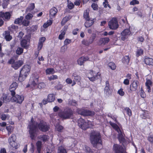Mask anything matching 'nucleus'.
<instances>
[{"label": "nucleus", "mask_w": 153, "mask_h": 153, "mask_svg": "<svg viewBox=\"0 0 153 153\" xmlns=\"http://www.w3.org/2000/svg\"><path fill=\"white\" fill-rule=\"evenodd\" d=\"M90 139L94 147H97L98 144L101 145V146H102L101 136L99 132L94 131H92L90 133Z\"/></svg>", "instance_id": "f257e3e1"}, {"label": "nucleus", "mask_w": 153, "mask_h": 153, "mask_svg": "<svg viewBox=\"0 0 153 153\" xmlns=\"http://www.w3.org/2000/svg\"><path fill=\"white\" fill-rule=\"evenodd\" d=\"M74 114V111L71 108H68L59 112L58 115L62 120H64L72 118Z\"/></svg>", "instance_id": "f03ea898"}, {"label": "nucleus", "mask_w": 153, "mask_h": 153, "mask_svg": "<svg viewBox=\"0 0 153 153\" xmlns=\"http://www.w3.org/2000/svg\"><path fill=\"white\" fill-rule=\"evenodd\" d=\"M38 123V122L34 121L33 118H32L30 120V123L28 125V127L29 129V133L30 135V137L32 140L35 139L36 125Z\"/></svg>", "instance_id": "7ed1b4c3"}, {"label": "nucleus", "mask_w": 153, "mask_h": 153, "mask_svg": "<svg viewBox=\"0 0 153 153\" xmlns=\"http://www.w3.org/2000/svg\"><path fill=\"white\" fill-rule=\"evenodd\" d=\"M116 122V120L115 119V123ZM117 124L115 123V131H116L118 133L117 135V138L120 143H124L125 141L126 140L124 137V134L123 133V131L122 128H121V125L120 124L117 123Z\"/></svg>", "instance_id": "20e7f679"}, {"label": "nucleus", "mask_w": 153, "mask_h": 153, "mask_svg": "<svg viewBox=\"0 0 153 153\" xmlns=\"http://www.w3.org/2000/svg\"><path fill=\"white\" fill-rule=\"evenodd\" d=\"M50 127L49 125L43 120H41L39 123H38L36 125V134L38 131V129L43 132H46L50 129Z\"/></svg>", "instance_id": "39448f33"}, {"label": "nucleus", "mask_w": 153, "mask_h": 153, "mask_svg": "<svg viewBox=\"0 0 153 153\" xmlns=\"http://www.w3.org/2000/svg\"><path fill=\"white\" fill-rule=\"evenodd\" d=\"M76 112L79 114L86 116H93L95 114L94 111L80 108H78L76 110Z\"/></svg>", "instance_id": "423d86ee"}, {"label": "nucleus", "mask_w": 153, "mask_h": 153, "mask_svg": "<svg viewBox=\"0 0 153 153\" xmlns=\"http://www.w3.org/2000/svg\"><path fill=\"white\" fill-rule=\"evenodd\" d=\"M16 135L14 134H12L8 138V141L10 145L13 148L17 149L19 146L18 144L16 142Z\"/></svg>", "instance_id": "0eeeda50"}, {"label": "nucleus", "mask_w": 153, "mask_h": 153, "mask_svg": "<svg viewBox=\"0 0 153 153\" xmlns=\"http://www.w3.org/2000/svg\"><path fill=\"white\" fill-rule=\"evenodd\" d=\"M88 78L89 80L92 82L94 81L100 77L101 74L98 72L96 73L93 70H90L88 74Z\"/></svg>", "instance_id": "6e6552de"}, {"label": "nucleus", "mask_w": 153, "mask_h": 153, "mask_svg": "<svg viewBox=\"0 0 153 153\" xmlns=\"http://www.w3.org/2000/svg\"><path fill=\"white\" fill-rule=\"evenodd\" d=\"M78 126L84 130H85L89 127L88 123L86 122L84 119L81 118L78 120Z\"/></svg>", "instance_id": "1a4fd4ad"}, {"label": "nucleus", "mask_w": 153, "mask_h": 153, "mask_svg": "<svg viewBox=\"0 0 153 153\" xmlns=\"http://www.w3.org/2000/svg\"><path fill=\"white\" fill-rule=\"evenodd\" d=\"M30 70V66L27 65H24L21 68L20 71L21 74L27 77Z\"/></svg>", "instance_id": "9d476101"}, {"label": "nucleus", "mask_w": 153, "mask_h": 153, "mask_svg": "<svg viewBox=\"0 0 153 153\" xmlns=\"http://www.w3.org/2000/svg\"><path fill=\"white\" fill-rule=\"evenodd\" d=\"M12 97L11 99L13 101L16 102L19 104H21L24 100V97L23 95H16L14 96H12Z\"/></svg>", "instance_id": "9b49d317"}, {"label": "nucleus", "mask_w": 153, "mask_h": 153, "mask_svg": "<svg viewBox=\"0 0 153 153\" xmlns=\"http://www.w3.org/2000/svg\"><path fill=\"white\" fill-rule=\"evenodd\" d=\"M11 14L9 12H0V17L2 18L5 21H8L10 18Z\"/></svg>", "instance_id": "f8f14e48"}, {"label": "nucleus", "mask_w": 153, "mask_h": 153, "mask_svg": "<svg viewBox=\"0 0 153 153\" xmlns=\"http://www.w3.org/2000/svg\"><path fill=\"white\" fill-rule=\"evenodd\" d=\"M131 34V32L129 29H126L121 33L122 37L121 39L123 41H124L127 39L128 36Z\"/></svg>", "instance_id": "ddd939ff"}, {"label": "nucleus", "mask_w": 153, "mask_h": 153, "mask_svg": "<svg viewBox=\"0 0 153 153\" xmlns=\"http://www.w3.org/2000/svg\"><path fill=\"white\" fill-rule=\"evenodd\" d=\"M18 84L16 82H13L10 85L9 90L11 92V96H14L16 94L15 90L17 87Z\"/></svg>", "instance_id": "4468645a"}, {"label": "nucleus", "mask_w": 153, "mask_h": 153, "mask_svg": "<svg viewBox=\"0 0 153 153\" xmlns=\"http://www.w3.org/2000/svg\"><path fill=\"white\" fill-rule=\"evenodd\" d=\"M68 27V25H65L64 27L60 31L61 33L59 35L58 39H59L62 40L64 38L65 35Z\"/></svg>", "instance_id": "2eb2a0df"}, {"label": "nucleus", "mask_w": 153, "mask_h": 153, "mask_svg": "<svg viewBox=\"0 0 153 153\" xmlns=\"http://www.w3.org/2000/svg\"><path fill=\"white\" fill-rule=\"evenodd\" d=\"M23 62L22 60H19L15 62L11 67L15 70L18 69L23 64Z\"/></svg>", "instance_id": "dca6fc26"}, {"label": "nucleus", "mask_w": 153, "mask_h": 153, "mask_svg": "<svg viewBox=\"0 0 153 153\" xmlns=\"http://www.w3.org/2000/svg\"><path fill=\"white\" fill-rule=\"evenodd\" d=\"M20 45L23 48L26 49H28L29 47V42L28 39H22L20 42Z\"/></svg>", "instance_id": "f3484780"}, {"label": "nucleus", "mask_w": 153, "mask_h": 153, "mask_svg": "<svg viewBox=\"0 0 153 153\" xmlns=\"http://www.w3.org/2000/svg\"><path fill=\"white\" fill-rule=\"evenodd\" d=\"M115 153H126V152L122 146L115 144Z\"/></svg>", "instance_id": "a211bd4d"}, {"label": "nucleus", "mask_w": 153, "mask_h": 153, "mask_svg": "<svg viewBox=\"0 0 153 153\" xmlns=\"http://www.w3.org/2000/svg\"><path fill=\"white\" fill-rule=\"evenodd\" d=\"M104 92L106 95H109L112 92V90L110 89L109 84L108 81L105 82V86L104 88Z\"/></svg>", "instance_id": "6ab92c4d"}, {"label": "nucleus", "mask_w": 153, "mask_h": 153, "mask_svg": "<svg viewBox=\"0 0 153 153\" xmlns=\"http://www.w3.org/2000/svg\"><path fill=\"white\" fill-rule=\"evenodd\" d=\"M58 12V10L55 7H53L50 10V17L52 19L56 15Z\"/></svg>", "instance_id": "aec40b11"}, {"label": "nucleus", "mask_w": 153, "mask_h": 153, "mask_svg": "<svg viewBox=\"0 0 153 153\" xmlns=\"http://www.w3.org/2000/svg\"><path fill=\"white\" fill-rule=\"evenodd\" d=\"M139 83V82L137 81H133L130 85V90L131 91H135L137 88Z\"/></svg>", "instance_id": "412c9836"}, {"label": "nucleus", "mask_w": 153, "mask_h": 153, "mask_svg": "<svg viewBox=\"0 0 153 153\" xmlns=\"http://www.w3.org/2000/svg\"><path fill=\"white\" fill-rule=\"evenodd\" d=\"M46 38L45 37H42L39 39L38 43L37 49L38 51H40L42 48L43 43L45 41Z\"/></svg>", "instance_id": "4be33fe9"}, {"label": "nucleus", "mask_w": 153, "mask_h": 153, "mask_svg": "<svg viewBox=\"0 0 153 153\" xmlns=\"http://www.w3.org/2000/svg\"><path fill=\"white\" fill-rule=\"evenodd\" d=\"M89 59L88 56L81 57L77 60L78 64L80 65H83L85 61L88 60Z\"/></svg>", "instance_id": "5701e85b"}, {"label": "nucleus", "mask_w": 153, "mask_h": 153, "mask_svg": "<svg viewBox=\"0 0 153 153\" xmlns=\"http://www.w3.org/2000/svg\"><path fill=\"white\" fill-rule=\"evenodd\" d=\"M108 38H102L100 39L99 41V44L100 45H105L109 41Z\"/></svg>", "instance_id": "b1692460"}, {"label": "nucleus", "mask_w": 153, "mask_h": 153, "mask_svg": "<svg viewBox=\"0 0 153 153\" xmlns=\"http://www.w3.org/2000/svg\"><path fill=\"white\" fill-rule=\"evenodd\" d=\"M4 35V38L7 41H10L12 39V36L10 35V32L8 30L5 31Z\"/></svg>", "instance_id": "393cba45"}, {"label": "nucleus", "mask_w": 153, "mask_h": 153, "mask_svg": "<svg viewBox=\"0 0 153 153\" xmlns=\"http://www.w3.org/2000/svg\"><path fill=\"white\" fill-rule=\"evenodd\" d=\"M108 26L110 29H115V18H113L108 22Z\"/></svg>", "instance_id": "a878e982"}, {"label": "nucleus", "mask_w": 153, "mask_h": 153, "mask_svg": "<svg viewBox=\"0 0 153 153\" xmlns=\"http://www.w3.org/2000/svg\"><path fill=\"white\" fill-rule=\"evenodd\" d=\"M72 16L70 15L66 16L64 17L61 22V25L62 26H63L68 21L70 20Z\"/></svg>", "instance_id": "bb28decb"}, {"label": "nucleus", "mask_w": 153, "mask_h": 153, "mask_svg": "<svg viewBox=\"0 0 153 153\" xmlns=\"http://www.w3.org/2000/svg\"><path fill=\"white\" fill-rule=\"evenodd\" d=\"M37 150L38 153H41L42 147V142L41 141H38L36 144Z\"/></svg>", "instance_id": "cd10ccee"}, {"label": "nucleus", "mask_w": 153, "mask_h": 153, "mask_svg": "<svg viewBox=\"0 0 153 153\" xmlns=\"http://www.w3.org/2000/svg\"><path fill=\"white\" fill-rule=\"evenodd\" d=\"M24 19L23 16H20V17L16 19L14 21V23L16 24L22 25V21Z\"/></svg>", "instance_id": "c85d7f7f"}, {"label": "nucleus", "mask_w": 153, "mask_h": 153, "mask_svg": "<svg viewBox=\"0 0 153 153\" xmlns=\"http://www.w3.org/2000/svg\"><path fill=\"white\" fill-rule=\"evenodd\" d=\"M86 21L85 23V26L87 27L88 28L94 24V21L93 20H90V19L88 20H86Z\"/></svg>", "instance_id": "c756f323"}, {"label": "nucleus", "mask_w": 153, "mask_h": 153, "mask_svg": "<svg viewBox=\"0 0 153 153\" xmlns=\"http://www.w3.org/2000/svg\"><path fill=\"white\" fill-rule=\"evenodd\" d=\"M39 138L45 143L49 139V137L48 135L43 134L40 135L39 137Z\"/></svg>", "instance_id": "7c9ffc66"}, {"label": "nucleus", "mask_w": 153, "mask_h": 153, "mask_svg": "<svg viewBox=\"0 0 153 153\" xmlns=\"http://www.w3.org/2000/svg\"><path fill=\"white\" fill-rule=\"evenodd\" d=\"M144 61L145 63L147 65H153V59L151 58H145Z\"/></svg>", "instance_id": "2f4dec72"}, {"label": "nucleus", "mask_w": 153, "mask_h": 153, "mask_svg": "<svg viewBox=\"0 0 153 153\" xmlns=\"http://www.w3.org/2000/svg\"><path fill=\"white\" fill-rule=\"evenodd\" d=\"M47 100L48 102H52L54 101L55 100L54 95L53 94H49L48 96Z\"/></svg>", "instance_id": "473e14b6"}, {"label": "nucleus", "mask_w": 153, "mask_h": 153, "mask_svg": "<svg viewBox=\"0 0 153 153\" xmlns=\"http://www.w3.org/2000/svg\"><path fill=\"white\" fill-rule=\"evenodd\" d=\"M89 10L88 9L84 11L83 13V17L86 20H88L90 19L89 16Z\"/></svg>", "instance_id": "72a5a7b5"}, {"label": "nucleus", "mask_w": 153, "mask_h": 153, "mask_svg": "<svg viewBox=\"0 0 153 153\" xmlns=\"http://www.w3.org/2000/svg\"><path fill=\"white\" fill-rule=\"evenodd\" d=\"M72 76L74 77V79L75 81L77 82H80L81 79V78L80 76L77 75L76 72L74 73Z\"/></svg>", "instance_id": "f704fd0d"}, {"label": "nucleus", "mask_w": 153, "mask_h": 153, "mask_svg": "<svg viewBox=\"0 0 153 153\" xmlns=\"http://www.w3.org/2000/svg\"><path fill=\"white\" fill-rule=\"evenodd\" d=\"M130 59V58L128 56H125L122 59V62L123 63L126 65H128Z\"/></svg>", "instance_id": "c9c22d12"}, {"label": "nucleus", "mask_w": 153, "mask_h": 153, "mask_svg": "<svg viewBox=\"0 0 153 153\" xmlns=\"http://www.w3.org/2000/svg\"><path fill=\"white\" fill-rule=\"evenodd\" d=\"M35 7V4L34 3H31L29 4L28 7H27L26 11H27L31 12L34 10Z\"/></svg>", "instance_id": "e433bc0d"}, {"label": "nucleus", "mask_w": 153, "mask_h": 153, "mask_svg": "<svg viewBox=\"0 0 153 153\" xmlns=\"http://www.w3.org/2000/svg\"><path fill=\"white\" fill-rule=\"evenodd\" d=\"M46 74H53L55 73V71L53 68H47L45 70Z\"/></svg>", "instance_id": "4c0bfd02"}, {"label": "nucleus", "mask_w": 153, "mask_h": 153, "mask_svg": "<svg viewBox=\"0 0 153 153\" xmlns=\"http://www.w3.org/2000/svg\"><path fill=\"white\" fill-rule=\"evenodd\" d=\"M2 100L4 102L7 103L10 101L9 98H8V96L7 94H3L2 97Z\"/></svg>", "instance_id": "58836bf2"}, {"label": "nucleus", "mask_w": 153, "mask_h": 153, "mask_svg": "<svg viewBox=\"0 0 153 153\" xmlns=\"http://www.w3.org/2000/svg\"><path fill=\"white\" fill-rule=\"evenodd\" d=\"M6 129L8 132V135H9L13 131L14 128L12 126L10 125L7 126Z\"/></svg>", "instance_id": "ea45409f"}, {"label": "nucleus", "mask_w": 153, "mask_h": 153, "mask_svg": "<svg viewBox=\"0 0 153 153\" xmlns=\"http://www.w3.org/2000/svg\"><path fill=\"white\" fill-rule=\"evenodd\" d=\"M30 24V21L25 19L22 20V25L23 26L27 27Z\"/></svg>", "instance_id": "a19ab883"}, {"label": "nucleus", "mask_w": 153, "mask_h": 153, "mask_svg": "<svg viewBox=\"0 0 153 153\" xmlns=\"http://www.w3.org/2000/svg\"><path fill=\"white\" fill-rule=\"evenodd\" d=\"M96 34L93 33L92 34L91 36L89 38V39L88 40V41L89 42V43L90 44H92L93 42L94 39L96 37Z\"/></svg>", "instance_id": "79ce46f5"}, {"label": "nucleus", "mask_w": 153, "mask_h": 153, "mask_svg": "<svg viewBox=\"0 0 153 153\" xmlns=\"http://www.w3.org/2000/svg\"><path fill=\"white\" fill-rule=\"evenodd\" d=\"M58 153H67L65 149L62 146L58 148Z\"/></svg>", "instance_id": "37998d69"}, {"label": "nucleus", "mask_w": 153, "mask_h": 153, "mask_svg": "<svg viewBox=\"0 0 153 153\" xmlns=\"http://www.w3.org/2000/svg\"><path fill=\"white\" fill-rule=\"evenodd\" d=\"M24 49L21 47H18L16 50V53L19 55H21L23 52Z\"/></svg>", "instance_id": "c03bdc74"}, {"label": "nucleus", "mask_w": 153, "mask_h": 153, "mask_svg": "<svg viewBox=\"0 0 153 153\" xmlns=\"http://www.w3.org/2000/svg\"><path fill=\"white\" fill-rule=\"evenodd\" d=\"M3 1L2 6L4 8H5L9 4V0H3Z\"/></svg>", "instance_id": "a18cd8bd"}, {"label": "nucleus", "mask_w": 153, "mask_h": 153, "mask_svg": "<svg viewBox=\"0 0 153 153\" xmlns=\"http://www.w3.org/2000/svg\"><path fill=\"white\" fill-rule=\"evenodd\" d=\"M33 17V15L30 13H29L25 16V19L28 20L31 19Z\"/></svg>", "instance_id": "49530a36"}, {"label": "nucleus", "mask_w": 153, "mask_h": 153, "mask_svg": "<svg viewBox=\"0 0 153 153\" xmlns=\"http://www.w3.org/2000/svg\"><path fill=\"white\" fill-rule=\"evenodd\" d=\"M27 77H25L24 75L21 74L20 73L19 75L18 78V80L20 82H22L24 81Z\"/></svg>", "instance_id": "de8ad7c7"}, {"label": "nucleus", "mask_w": 153, "mask_h": 153, "mask_svg": "<svg viewBox=\"0 0 153 153\" xmlns=\"http://www.w3.org/2000/svg\"><path fill=\"white\" fill-rule=\"evenodd\" d=\"M56 127L58 131L60 132H62V130L63 129V127L62 126L60 125H58L56 126Z\"/></svg>", "instance_id": "09e8293b"}, {"label": "nucleus", "mask_w": 153, "mask_h": 153, "mask_svg": "<svg viewBox=\"0 0 153 153\" xmlns=\"http://www.w3.org/2000/svg\"><path fill=\"white\" fill-rule=\"evenodd\" d=\"M63 87V85L60 83H58L57 85L55 86L54 87V88L58 90H62V89Z\"/></svg>", "instance_id": "8fccbe9b"}, {"label": "nucleus", "mask_w": 153, "mask_h": 153, "mask_svg": "<svg viewBox=\"0 0 153 153\" xmlns=\"http://www.w3.org/2000/svg\"><path fill=\"white\" fill-rule=\"evenodd\" d=\"M109 68L112 70H115V64L112 62H109L108 64Z\"/></svg>", "instance_id": "3c124183"}, {"label": "nucleus", "mask_w": 153, "mask_h": 153, "mask_svg": "<svg viewBox=\"0 0 153 153\" xmlns=\"http://www.w3.org/2000/svg\"><path fill=\"white\" fill-rule=\"evenodd\" d=\"M91 7L94 10H98V7L97 4L93 3L91 5Z\"/></svg>", "instance_id": "603ef678"}, {"label": "nucleus", "mask_w": 153, "mask_h": 153, "mask_svg": "<svg viewBox=\"0 0 153 153\" xmlns=\"http://www.w3.org/2000/svg\"><path fill=\"white\" fill-rule=\"evenodd\" d=\"M125 111H126L127 114L129 116H130L131 115L132 113H131V111L129 108H128V107L126 108L125 109Z\"/></svg>", "instance_id": "864d4df0"}, {"label": "nucleus", "mask_w": 153, "mask_h": 153, "mask_svg": "<svg viewBox=\"0 0 153 153\" xmlns=\"http://www.w3.org/2000/svg\"><path fill=\"white\" fill-rule=\"evenodd\" d=\"M58 78L57 76L55 75H53L52 76H50L48 77V79L51 81L52 80L57 79Z\"/></svg>", "instance_id": "5fc2aeb1"}, {"label": "nucleus", "mask_w": 153, "mask_h": 153, "mask_svg": "<svg viewBox=\"0 0 153 153\" xmlns=\"http://www.w3.org/2000/svg\"><path fill=\"white\" fill-rule=\"evenodd\" d=\"M45 86V85L44 82H40L38 84V87L39 89H41L44 88Z\"/></svg>", "instance_id": "6e6d98bb"}, {"label": "nucleus", "mask_w": 153, "mask_h": 153, "mask_svg": "<svg viewBox=\"0 0 153 153\" xmlns=\"http://www.w3.org/2000/svg\"><path fill=\"white\" fill-rule=\"evenodd\" d=\"M71 40L68 39H66L64 42V44L65 45L67 46L71 42Z\"/></svg>", "instance_id": "4d7b16f0"}, {"label": "nucleus", "mask_w": 153, "mask_h": 153, "mask_svg": "<svg viewBox=\"0 0 153 153\" xmlns=\"http://www.w3.org/2000/svg\"><path fill=\"white\" fill-rule=\"evenodd\" d=\"M143 52V51L142 49H138L137 51L136 56H139L142 54Z\"/></svg>", "instance_id": "13d9d810"}, {"label": "nucleus", "mask_w": 153, "mask_h": 153, "mask_svg": "<svg viewBox=\"0 0 153 153\" xmlns=\"http://www.w3.org/2000/svg\"><path fill=\"white\" fill-rule=\"evenodd\" d=\"M103 5L105 7H108L109 8H111V6L108 4L107 0H104V2H103Z\"/></svg>", "instance_id": "bf43d9fd"}, {"label": "nucleus", "mask_w": 153, "mask_h": 153, "mask_svg": "<svg viewBox=\"0 0 153 153\" xmlns=\"http://www.w3.org/2000/svg\"><path fill=\"white\" fill-rule=\"evenodd\" d=\"M84 149L87 152L90 153L92 151L90 148L86 145L85 146Z\"/></svg>", "instance_id": "052dcab7"}, {"label": "nucleus", "mask_w": 153, "mask_h": 153, "mask_svg": "<svg viewBox=\"0 0 153 153\" xmlns=\"http://www.w3.org/2000/svg\"><path fill=\"white\" fill-rule=\"evenodd\" d=\"M82 44L86 46L89 45L90 44L88 40L85 39L83 40L82 42Z\"/></svg>", "instance_id": "680f3d73"}, {"label": "nucleus", "mask_w": 153, "mask_h": 153, "mask_svg": "<svg viewBox=\"0 0 153 153\" xmlns=\"http://www.w3.org/2000/svg\"><path fill=\"white\" fill-rule=\"evenodd\" d=\"M139 1L137 0H133L130 3L131 5H134L136 4H138Z\"/></svg>", "instance_id": "e2e57ef3"}, {"label": "nucleus", "mask_w": 153, "mask_h": 153, "mask_svg": "<svg viewBox=\"0 0 153 153\" xmlns=\"http://www.w3.org/2000/svg\"><path fill=\"white\" fill-rule=\"evenodd\" d=\"M117 93L121 96H123L125 94L124 92L123 91V89L122 88H121L119 90L117 91Z\"/></svg>", "instance_id": "0e129e2a"}, {"label": "nucleus", "mask_w": 153, "mask_h": 153, "mask_svg": "<svg viewBox=\"0 0 153 153\" xmlns=\"http://www.w3.org/2000/svg\"><path fill=\"white\" fill-rule=\"evenodd\" d=\"M147 139L151 143H153V135H151L148 137Z\"/></svg>", "instance_id": "69168bd1"}, {"label": "nucleus", "mask_w": 153, "mask_h": 153, "mask_svg": "<svg viewBox=\"0 0 153 153\" xmlns=\"http://www.w3.org/2000/svg\"><path fill=\"white\" fill-rule=\"evenodd\" d=\"M68 7L70 9H72L74 7V5L73 3H69L68 5Z\"/></svg>", "instance_id": "338daca9"}, {"label": "nucleus", "mask_w": 153, "mask_h": 153, "mask_svg": "<svg viewBox=\"0 0 153 153\" xmlns=\"http://www.w3.org/2000/svg\"><path fill=\"white\" fill-rule=\"evenodd\" d=\"M15 62V60L12 58H11L8 62V63L9 64H11V66L14 64Z\"/></svg>", "instance_id": "774afa93"}]
</instances>
